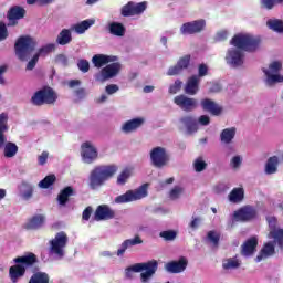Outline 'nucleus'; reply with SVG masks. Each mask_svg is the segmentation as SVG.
Wrapping results in <instances>:
<instances>
[{
	"mask_svg": "<svg viewBox=\"0 0 283 283\" xmlns=\"http://www.w3.org/2000/svg\"><path fill=\"white\" fill-rule=\"evenodd\" d=\"M77 67L81 72L87 73L90 72V62L87 60H80L77 62Z\"/></svg>",
	"mask_w": 283,
	"mask_h": 283,
	"instance_id": "obj_52",
	"label": "nucleus"
},
{
	"mask_svg": "<svg viewBox=\"0 0 283 283\" xmlns=\"http://www.w3.org/2000/svg\"><path fill=\"white\" fill-rule=\"evenodd\" d=\"M179 123L186 127L188 134H196L198 132V122L193 116H184L179 119Z\"/></svg>",
	"mask_w": 283,
	"mask_h": 283,
	"instance_id": "obj_30",
	"label": "nucleus"
},
{
	"mask_svg": "<svg viewBox=\"0 0 283 283\" xmlns=\"http://www.w3.org/2000/svg\"><path fill=\"white\" fill-rule=\"evenodd\" d=\"M256 212L251 206H245L233 213V220L235 222H247L249 220H253L255 218Z\"/></svg>",
	"mask_w": 283,
	"mask_h": 283,
	"instance_id": "obj_20",
	"label": "nucleus"
},
{
	"mask_svg": "<svg viewBox=\"0 0 283 283\" xmlns=\"http://www.w3.org/2000/svg\"><path fill=\"white\" fill-rule=\"evenodd\" d=\"M258 247V238L252 237L248 241H245L242 245L241 253L244 258H249L255 253V249Z\"/></svg>",
	"mask_w": 283,
	"mask_h": 283,
	"instance_id": "obj_29",
	"label": "nucleus"
},
{
	"mask_svg": "<svg viewBox=\"0 0 283 283\" xmlns=\"http://www.w3.org/2000/svg\"><path fill=\"white\" fill-rule=\"evenodd\" d=\"M138 244H143V239L139 235L124 240L116 251L117 258H123L127 249H132V247H136Z\"/></svg>",
	"mask_w": 283,
	"mask_h": 283,
	"instance_id": "obj_23",
	"label": "nucleus"
},
{
	"mask_svg": "<svg viewBox=\"0 0 283 283\" xmlns=\"http://www.w3.org/2000/svg\"><path fill=\"white\" fill-rule=\"evenodd\" d=\"M235 127L224 128L220 134V140L223 145H231L235 138Z\"/></svg>",
	"mask_w": 283,
	"mask_h": 283,
	"instance_id": "obj_36",
	"label": "nucleus"
},
{
	"mask_svg": "<svg viewBox=\"0 0 283 283\" xmlns=\"http://www.w3.org/2000/svg\"><path fill=\"white\" fill-rule=\"evenodd\" d=\"M8 72V65L3 64L0 66V85L6 84V78L3 75Z\"/></svg>",
	"mask_w": 283,
	"mask_h": 283,
	"instance_id": "obj_62",
	"label": "nucleus"
},
{
	"mask_svg": "<svg viewBox=\"0 0 283 283\" xmlns=\"http://www.w3.org/2000/svg\"><path fill=\"white\" fill-rule=\"evenodd\" d=\"M39 63V55L34 54L33 57L28 62L27 70L32 71L33 67H36Z\"/></svg>",
	"mask_w": 283,
	"mask_h": 283,
	"instance_id": "obj_59",
	"label": "nucleus"
},
{
	"mask_svg": "<svg viewBox=\"0 0 283 283\" xmlns=\"http://www.w3.org/2000/svg\"><path fill=\"white\" fill-rule=\"evenodd\" d=\"M107 30L109 34H112V36H119V38L125 36V32L127 31L123 23L116 22V21L109 22L107 24Z\"/></svg>",
	"mask_w": 283,
	"mask_h": 283,
	"instance_id": "obj_32",
	"label": "nucleus"
},
{
	"mask_svg": "<svg viewBox=\"0 0 283 283\" xmlns=\"http://www.w3.org/2000/svg\"><path fill=\"white\" fill-rule=\"evenodd\" d=\"M132 178V169H124L117 177V185H125Z\"/></svg>",
	"mask_w": 283,
	"mask_h": 283,
	"instance_id": "obj_44",
	"label": "nucleus"
},
{
	"mask_svg": "<svg viewBox=\"0 0 283 283\" xmlns=\"http://www.w3.org/2000/svg\"><path fill=\"white\" fill-rule=\"evenodd\" d=\"M8 39V29L3 22H0V41Z\"/></svg>",
	"mask_w": 283,
	"mask_h": 283,
	"instance_id": "obj_60",
	"label": "nucleus"
},
{
	"mask_svg": "<svg viewBox=\"0 0 283 283\" xmlns=\"http://www.w3.org/2000/svg\"><path fill=\"white\" fill-rule=\"evenodd\" d=\"M208 240L216 247L220 242V234L216 231H210L208 232Z\"/></svg>",
	"mask_w": 283,
	"mask_h": 283,
	"instance_id": "obj_51",
	"label": "nucleus"
},
{
	"mask_svg": "<svg viewBox=\"0 0 283 283\" xmlns=\"http://www.w3.org/2000/svg\"><path fill=\"white\" fill-rule=\"evenodd\" d=\"M175 105L182 112H193L198 109V99L188 97L187 95H177L174 98Z\"/></svg>",
	"mask_w": 283,
	"mask_h": 283,
	"instance_id": "obj_16",
	"label": "nucleus"
},
{
	"mask_svg": "<svg viewBox=\"0 0 283 283\" xmlns=\"http://www.w3.org/2000/svg\"><path fill=\"white\" fill-rule=\"evenodd\" d=\"M56 92L52 87L44 86L40 91L35 92L31 97V103L33 105H54L56 103Z\"/></svg>",
	"mask_w": 283,
	"mask_h": 283,
	"instance_id": "obj_10",
	"label": "nucleus"
},
{
	"mask_svg": "<svg viewBox=\"0 0 283 283\" xmlns=\"http://www.w3.org/2000/svg\"><path fill=\"white\" fill-rule=\"evenodd\" d=\"M266 25L273 32H277V34H283V21L280 19H270L266 21Z\"/></svg>",
	"mask_w": 283,
	"mask_h": 283,
	"instance_id": "obj_38",
	"label": "nucleus"
},
{
	"mask_svg": "<svg viewBox=\"0 0 283 283\" xmlns=\"http://www.w3.org/2000/svg\"><path fill=\"white\" fill-rule=\"evenodd\" d=\"M228 38H229V31L224 29L218 31L214 36L216 41H227Z\"/></svg>",
	"mask_w": 283,
	"mask_h": 283,
	"instance_id": "obj_54",
	"label": "nucleus"
},
{
	"mask_svg": "<svg viewBox=\"0 0 283 283\" xmlns=\"http://www.w3.org/2000/svg\"><path fill=\"white\" fill-rule=\"evenodd\" d=\"M67 242H70L67 233L64 231L57 232L55 237L49 241L50 260H53V262H61V260H64L66 255L65 249H67Z\"/></svg>",
	"mask_w": 283,
	"mask_h": 283,
	"instance_id": "obj_4",
	"label": "nucleus"
},
{
	"mask_svg": "<svg viewBox=\"0 0 283 283\" xmlns=\"http://www.w3.org/2000/svg\"><path fill=\"white\" fill-rule=\"evenodd\" d=\"M143 125H145V117H135L126 120L120 126V132L123 134H135V132H138Z\"/></svg>",
	"mask_w": 283,
	"mask_h": 283,
	"instance_id": "obj_19",
	"label": "nucleus"
},
{
	"mask_svg": "<svg viewBox=\"0 0 283 283\" xmlns=\"http://www.w3.org/2000/svg\"><path fill=\"white\" fill-rule=\"evenodd\" d=\"M266 222L269 224L268 242L264 243L260 253L255 258V262H262L271 255H275V249L277 251H283V228L277 223V218L274 216L266 217Z\"/></svg>",
	"mask_w": 283,
	"mask_h": 283,
	"instance_id": "obj_1",
	"label": "nucleus"
},
{
	"mask_svg": "<svg viewBox=\"0 0 283 283\" xmlns=\"http://www.w3.org/2000/svg\"><path fill=\"white\" fill-rule=\"evenodd\" d=\"M279 167H280V157L279 156L269 157L264 165L265 176H274V174H277Z\"/></svg>",
	"mask_w": 283,
	"mask_h": 283,
	"instance_id": "obj_27",
	"label": "nucleus"
},
{
	"mask_svg": "<svg viewBox=\"0 0 283 283\" xmlns=\"http://www.w3.org/2000/svg\"><path fill=\"white\" fill-rule=\"evenodd\" d=\"M200 90V77L198 75H192L188 78L185 85V92L189 96H196Z\"/></svg>",
	"mask_w": 283,
	"mask_h": 283,
	"instance_id": "obj_25",
	"label": "nucleus"
},
{
	"mask_svg": "<svg viewBox=\"0 0 283 283\" xmlns=\"http://www.w3.org/2000/svg\"><path fill=\"white\" fill-rule=\"evenodd\" d=\"M14 48L18 59L20 61H28L30 59V54L34 52V48H36V42L30 36H21L15 42Z\"/></svg>",
	"mask_w": 283,
	"mask_h": 283,
	"instance_id": "obj_8",
	"label": "nucleus"
},
{
	"mask_svg": "<svg viewBox=\"0 0 283 283\" xmlns=\"http://www.w3.org/2000/svg\"><path fill=\"white\" fill-rule=\"evenodd\" d=\"M207 28V20L198 19L190 22H185L179 28V34L181 36H191L193 34H200L205 32Z\"/></svg>",
	"mask_w": 283,
	"mask_h": 283,
	"instance_id": "obj_11",
	"label": "nucleus"
},
{
	"mask_svg": "<svg viewBox=\"0 0 283 283\" xmlns=\"http://www.w3.org/2000/svg\"><path fill=\"white\" fill-rule=\"evenodd\" d=\"M92 216V207H87L84 211H83V214H82V218L83 220H90Z\"/></svg>",
	"mask_w": 283,
	"mask_h": 283,
	"instance_id": "obj_63",
	"label": "nucleus"
},
{
	"mask_svg": "<svg viewBox=\"0 0 283 283\" xmlns=\"http://www.w3.org/2000/svg\"><path fill=\"white\" fill-rule=\"evenodd\" d=\"M166 74L167 76H178V74H182V71L180 70L179 65L176 64L174 66H170Z\"/></svg>",
	"mask_w": 283,
	"mask_h": 283,
	"instance_id": "obj_53",
	"label": "nucleus"
},
{
	"mask_svg": "<svg viewBox=\"0 0 283 283\" xmlns=\"http://www.w3.org/2000/svg\"><path fill=\"white\" fill-rule=\"evenodd\" d=\"M147 10V2L129 1L120 8L122 17H140Z\"/></svg>",
	"mask_w": 283,
	"mask_h": 283,
	"instance_id": "obj_15",
	"label": "nucleus"
},
{
	"mask_svg": "<svg viewBox=\"0 0 283 283\" xmlns=\"http://www.w3.org/2000/svg\"><path fill=\"white\" fill-rule=\"evenodd\" d=\"M45 224V214H35L27 220L24 223V228L28 231H39V229H43Z\"/></svg>",
	"mask_w": 283,
	"mask_h": 283,
	"instance_id": "obj_21",
	"label": "nucleus"
},
{
	"mask_svg": "<svg viewBox=\"0 0 283 283\" xmlns=\"http://www.w3.org/2000/svg\"><path fill=\"white\" fill-rule=\"evenodd\" d=\"M182 196H185V188L181 186H175L169 192L170 200H178Z\"/></svg>",
	"mask_w": 283,
	"mask_h": 283,
	"instance_id": "obj_43",
	"label": "nucleus"
},
{
	"mask_svg": "<svg viewBox=\"0 0 283 283\" xmlns=\"http://www.w3.org/2000/svg\"><path fill=\"white\" fill-rule=\"evenodd\" d=\"M224 61L229 67H242L244 65V51L231 46L226 52Z\"/></svg>",
	"mask_w": 283,
	"mask_h": 283,
	"instance_id": "obj_14",
	"label": "nucleus"
},
{
	"mask_svg": "<svg viewBox=\"0 0 283 283\" xmlns=\"http://www.w3.org/2000/svg\"><path fill=\"white\" fill-rule=\"evenodd\" d=\"M118 171V166L116 165H102L96 166L88 176V187L93 191L96 189H101L107 182V180H111V178H114L116 176V172Z\"/></svg>",
	"mask_w": 283,
	"mask_h": 283,
	"instance_id": "obj_2",
	"label": "nucleus"
},
{
	"mask_svg": "<svg viewBox=\"0 0 283 283\" xmlns=\"http://www.w3.org/2000/svg\"><path fill=\"white\" fill-rule=\"evenodd\" d=\"M239 266H240V260H238V256L226 259L222 262V268L226 271H231L233 269H238Z\"/></svg>",
	"mask_w": 283,
	"mask_h": 283,
	"instance_id": "obj_39",
	"label": "nucleus"
},
{
	"mask_svg": "<svg viewBox=\"0 0 283 283\" xmlns=\"http://www.w3.org/2000/svg\"><path fill=\"white\" fill-rule=\"evenodd\" d=\"M210 123H211V117H209V115L199 116L197 120L198 129H200V125L201 127H207L208 125H210Z\"/></svg>",
	"mask_w": 283,
	"mask_h": 283,
	"instance_id": "obj_49",
	"label": "nucleus"
},
{
	"mask_svg": "<svg viewBox=\"0 0 283 283\" xmlns=\"http://www.w3.org/2000/svg\"><path fill=\"white\" fill-rule=\"evenodd\" d=\"M261 6L265 8L266 10H273L275 6H277L276 0H261Z\"/></svg>",
	"mask_w": 283,
	"mask_h": 283,
	"instance_id": "obj_56",
	"label": "nucleus"
},
{
	"mask_svg": "<svg viewBox=\"0 0 283 283\" xmlns=\"http://www.w3.org/2000/svg\"><path fill=\"white\" fill-rule=\"evenodd\" d=\"M262 40L251 33H237L231 40L230 45L241 52H258Z\"/></svg>",
	"mask_w": 283,
	"mask_h": 283,
	"instance_id": "obj_3",
	"label": "nucleus"
},
{
	"mask_svg": "<svg viewBox=\"0 0 283 283\" xmlns=\"http://www.w3.org/2000/svg\"><path fill=\"white\" fill-rule=\"evenodd\" d=\"M19 193L22 200H30L34 193V186L28 181H23L19 187Z\"/></svg>",
	"mask_w": 283,
	"mask_h": 283,
	"instance_id": "obj_33",
	"label": "nucleus"
},
{
	"mask_svg": "<svg viewBox=\"0 0 283 283\" xmlns=\"http://www.w3.org/2000/svg\"><path fill=\"white\" fill-rule=\"evenodd\" d=\"M54 182H56V176L49 175L38 184V187H40V189H50Z\"/></svg>",
	"mask_w": 283,
	"mask_h": 283,
	"instance_id": "obj_41",
	"label": "nucleus"
},
{
	"mask_svg": "<svg viewBox=\"0 0 283 283\" xmlns=\"http://www.w3.org/2000/svg\"><path fill=\"white\" fill-rule=\"evenodd\" d=\"M6 132H8V114H0V149L3 147L4 158H14L19 154V146L12 142L6 143Z\"/></svg>",
	"mask_w": 283,
	"mask_h": 283,
	"instance_id": "obj_6",
	"label": "nucleus"
},
{
	"mask_svg": "<svg viewBox=\"0 0 283 283\" xmlns=\"http://www.w3.org/2000/svg\"><path fill=\"white\" fill-rule=\"evenodd\" d=\"M56 43H59V45H67L69 43H72V31L63 29L56 38Z\"/></svg>",
	"mask_w": 283,
	"mask_h": 283,
	"instance_id": "obj_37",
	"label": "nucleus"
},
{
	"mask_svg": "<svg viewBox=\"0 0 283 283\" xmlns=\"http://www.w3.org/2000/svg\"><path fill=\"white\" fill-rule=\"evenodd\" d=\"M122 65L118 62H113L112 64L106 65L99 72L94 75L97 83H105L109 78H114L120 74Z\"/></svg>",
	"mask_w": 283,
	"mask_h": 283,
	"instance_id": "obj_13",
	"label": "nucleus"
},
{
	"mask_svg": "<svg viewBox=\"0 0 283 283\" xmlns=\"http://www.w3.org/2000/svg\"><path fill=\"white\" fill-rule=\"evenodd\" d=\"M193 167H195V171H197V174H200V171H205V169H207V161H205L202 157H199L195 159Z\"/></svg>",
	"mask_w": 283,
	"mask_h": 283,
	"instance_id": "obj_45",
	"label": "nucleus"
},
{
	"mask_svg": "<svg viewBox=\"0 0 283 283\" xmlns=\"http://www.w3.org/2000/svg\"><path fill=\"white\" fill-rule=\"evenodd\" d=\"M228 200L233 205H240L244 200V188L238 187L233 188L228 196Z\"/></svg>",
	"mask_w": 283,
	"mask_h": 283,
	"instance_id": "obj_35",
	"label": "nucleus"
},
{
	"mask_svg": "<svg viewBox=\"0 0 283 283\" xmlns=\"http://www.w3.org/2000/svg\"><path fill=\"white\" fill-rule=\"evenodd\" d=\"M191 63V55H184L180 57L177 62V65H179L180 70H187L189 67V64Z\"/></svg>",
	"mask_w": 283,
	"mask_h": 283,
	"instance_id": "obj_46",
	"label": "nucleus"
},
{
	"mask_svg": "<svg viewBox=\"0 0 283 283\" xmlns=\"http://www.w3.org/2000/svg\"><path fill=\"white\" fill-rule=\"evenodd\" d=\"M182 88V81L176 80L174 84L169 86V94H178L180 90Z\"/></svg>",
	"mask_w": 283,
	"mask_h": 283,
	"instance_id": "obj_47",
	"label": "nucleus"
},
{
	"mask_svg": "<svg viewBox=\"0 0 283 283\" xmlns=\"http://www.w3.org/2000/svg\"><path fill=\"white\" fill-rule=\"evenodd\" d=\"M189 262L187 261V258L181 256L178 261H172L165 264V270L168 273H182L185 269H187V264Z\"/></svg>",
	"mask_w": 283,
	"mask_h": 283,
	"instance_id": "obj_24",
	"label": "nucleus"
},
{
	"mask_svg": "<svg viewBox=\"0 0 283 283\" xmlns=\"http://www.w3.org/2000/svg\"><path fill=\"white\" fill-rule=\"evenodd\" d=\"M200 224H202V219H200L198 217H192V220L189 223V227H190V229H192V231H196V229H198L200 227Z\"/></svg>",
	"mask_w": 283,
	"mask_h": 283,
	"instance_id": "obj_58",
	"label": "nucleus"
},
{
	"mask_svg": "<svg viewBox=\"0 0 283 283\" xmlns=\"http://www.w3.org/2000/svg\"><path fill=\"white\" fill-rule=\"evenodd\" d=\"M15 262V265H12L9 269V277L12 283H17L25 275V269L28 266H32L34 262H36V255L29 253L23 256H18L13 260Z\"/></svg>",
	"mask_w": 283,
	"mask_h": 283,
	"instance_id": "obj_5",
	"label": "nucleus"
},
{
	"mask_svg": "<svg viewBox=\"0 0 283 283\" xmlns=\"http://www.w3.org/2000/svg\"><path fill=\"white\" fill-rule=\"evenodd\" d=\"M23 17H25V9L13 7L8 13L9 25H17L19 19H23Z\"/></svg>",
	"mask_w": 283,
	"mask_h": 283,
	"instance_id": "obj_28",
	"label": "nucleus"
},
{
	"mask_svg": "<svg viewBox=\"0 0 283 283\" xmlns=\"http://www.w3.org/2000/svg\"><path fill=\"white\" fill-rule=\"evenodd\" d=\"M48 158H50V153L48 150H43L39 156H38V165L43 167L44 165H48Z\"/></svg>",
	"mask_w": 283,
	"mask_h": 283,
	"instance_id": "obj_48",
	"label": "nucleus"
},
{
	"mask_svg": "<svg viewBox=\"0 0 283 283\" xmlns=\"http://www.w3.org/2000/svg\"><path fill=\"white\" fill-rule=\"evenodd\" d=\"M230 165L232 169H240V166L242 165V156L235 155L234 157H232Z\"/></svg>",
	"mask_w": 283,
	"mask_h": 283,
	"instance_id": "obj_50",
	"label": "nucleus"
},
{
	"mask_svg": "<svg viewBox=\"0 0 283 283\" xmlns=\"http://www.w3.org/2000/svg\"><path fill=\"white\" fill-rule=\"evenodd\" d=\"M71 196H74V188H72V186H67L57 195V205L60 207H65L70 201Z\"/></svg>",
	"mask_w": 283,
	"mask_h": 283,
	"instance_id": "obj_31",
	"label": "nucleus"
},
{
	"mask_svg": "<svg viewBox=\"0 0 283 283\" xmlns=\"http://www.w3.org/2000/svg\"><path fill=\"white\" fill-rule=\"evenodd\" d=\"M170 156L167 148L157 146L150 150V163L154 167L161 169V167H166L169 164Z\"/></svg>",
	"mask_w": 283,
	"mask_h": 283,
	"instance_id": "obj_12",
	"label": "nucleus"
},
{
	"mask_svg": "<svg viewBox=\"0 0 283 283\" xmlns=\"http://www.w3.org/2000/svg\"><path fill=\"white\" fill-rule=\"evenodd\" d=\"M160 238H164V240H176V231H163L160 232Z\"/></svg>",
	"mask_w": 283,
	"mask_h": 283,
	"instance_id": "obj_55",
	"label": "nucleus"
},
{
	"mask_svg": "<svg viewBox=\"0 0 283 283\" xmlns=\"http://www.w3.org/2000/svg\"><path fill=\"white\" fill-rule=\"evenodd\" d=\"M210 92H213V93L222 92V85L220 83L212 84Z\"/></svg>",
	"mask_w": 283,
	"mask_h": 283,
	"instance_id": "obj_64",
	"label": "nucleus"
},
{
	"mask_svg": "<svg viewBox=\"0 0 283 283\" xmlns=\"http://www.w3.org/2000/svg\"><path fill=\"white\" fill-rule=\"evenodd\" d=\"M119 87L118 85L116 84H111V85H107L105 87V92L106 94H108L109 96H112V94H116V92H118Z\"/></svg>",
	"mask_w": 283,
	"mask_h": 283,
	"instance_id": "obj_61",
	"label": "nucleus"
},
{
	"mask_svg": "<svg viewBox=\"0 0 283 283\" xmlns=\"http://www.w3.org/2000/svg\"><path fill=\"white\" fill-rule=\"evenodd\" d=\"M198 74L199 78H202L203 76H207L209 74V66L207 64H200L198 67Z\"/></svg>",
	"mask_w": 283,
	"mask_h": 283,
	"instance_id": "obj_57",
	"label": "nucleus"
},
{
	"mask_svg": "<svg viewBox=\"0 0 283 283\" xmlns=\"http://www.w3.org/2000/svg\"><path fill=\"white\" fill-rule=\"evenodd\" d=\"M114 216H116V212L109 206L102 205L97 207L94 219L96 222H101L102 220H112Z\"/></svg>",
	"mask_w": 283,
	"mask_h": 283,
	"instance_id": "obj_22",
	"label": "nucleus"
},
{
	"mask_svg": "<svg viewBox=\"0 0 283 283\" xmlns=\"http://www.w3.org/2000/svg\"><path fill=\"white\" fill-rule=\"evenodd\" d=\"M81 156L83 163H86V165H91L93 160H96V158H98V149H96L94 143L84 142L81 145Z\"/></svg>",
	"mask_w": 283,
	"mask_h": 283,
	"instance_id": "obj_17",
	"label": "nucleus"
},
{
	"mask_svg": "<svg viewBox=\"0 0 283 283\" xmlns=\"http://www.w3.org/2000/svg\"><path fill=\"white\" fill-rule=\"evenodd\" d=\"M29 283H50V276L44 272H38L31 276Z\"/></svg>",
	"mask_w": 283,
	"mask_h": 283,
	"instance_id": "obj_40",
	"label": "nucleus"
},
{
	"mask_svg": "<svg viewBox=\"0 0 283 283\" xmlns=\"http://www.w3.org/2000/svg\"><path fill=\"white\" fill-rule=\"evenodd\" d=\"M147 189H149V184H144L135 190H128L124 195L115 198L116 205H125L127 202H136V200H143L147 198Z\"/></svg>",
	"mask_w": 283,
	"mask_h": 283,
	"instance_id": "obj_9",
	"label": "nucleus"
},
{
	"mask_svg": "<svg viewBox=\"0 0 283 283\" xmlns=\"http://www.w3.org/2000/svg\"><path fill=\"white\" fill-rule=\"evenodd\" d=\"M54 50H56V44L50 43V44H46V45L40 48L38 50V52L35 53V55L39 59H40V56H48V54H50V52H54Z\"/></svg>",
	"mask_w": 283,
	"mask_h": 283,
	"instance_id": "obj_42",
	"label": "nucleus"
},
{
	"mask_svg": "<svg viewBox=\"0 0 283 283\" xmlns=\"http://www.w3.org/2000/svg\"><path fill=\"white\" fill-rule=\"evenodd\" d=\"M200 107L203 112H208L211 116H222L224 112V107L218 104L216 101L211 98H203L200 101Z\"/></svg>",
	"mask_w": 283,
	"mask_h": 283,
	"instance_id": "obj_18",
	"label": "nucleus"
},
{
	"mask_svg": "<svg viewBox=\"0 0 283 283\" xmlns=\"http://www.w3.org/2000/svg\"><path fill=\"white\" fill-rule=\"evenodd\" d=\"M94 23H96V20L87 19L80 23H76L71 28V30H74L76 34H85V32H87V30H90L92 25H94Z\"/></svg>",
	"mask_w": 283,
	"mask_h": 283,
	"instance_id": "obj_34",
	"label": "nucleus"
},
{
	"mask_svg": "<svg viewBox=\"0 0 283 283\" xmlns=\"http://www.w3.org/2000/svg\"><path fill=\"white\" fill-rule=\"evenodd\" d=\"M115 61H118V57L115 55L96 54L92 57L93 65L98 69L107 65V63H115Z\"/></svg>",
	"mask_w": 283,
	"mask_h": 283,
	"instance_id": "obj_26",
	"label": "nucleus"
},
{
	"mask_svg": "<svg viewBox=\"0 0 283 283\" xmlns=\"http://www.w3.org/2000/svg\"><path fill=\"white\" fill-rule=\"evenodd\" d=\"M280 70H282V61H273L268 67L262 69L266 87H274L277 83H283V75L279 74Z\"/></svg>",
	"mask_w": 283,
	"mask_h": 283,
	"instance_id": "obj_7",
	"label": "nucleus"
}]
</instances>
